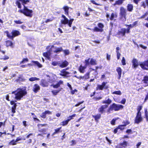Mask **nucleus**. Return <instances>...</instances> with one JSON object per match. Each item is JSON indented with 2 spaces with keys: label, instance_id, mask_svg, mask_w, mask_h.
Here are the masks:
<instances>
[{
  "label": "nucleus",
  "instance_id": "f257e3e1",
  "mask_svg": "<svg viewBox=\"0 0 148 148\" xmlns=\"http://www.w3.org/2000/svg\"><path fill=\"white\" fill-rule=\"evenodd\" d=\"M19 1H21L23 5L24 9L23 10H19L18 12L23 13L26 16L30 17H32V10L28 9L25 5V4L29 2V0H18L17 1L16 3L17 5L18 8H21V7Z\"/></svg>",
  "mask_w": 148,
  "mask_h": 148
},
{
  "label": "nucleus",
  "instance_id": "f03ea898",
  "mask_svg": "<svg viewBox=\"0 0 148 148\" xmlns=\"http://www.w3.org/2000/svg\"><path fill=\"white\" fill-rule=\"evenodd\" d=\"M27 93L25 90L21 88H18L16 90L12 91V94H14V98L17 100H20Z\"/></svg>",
  "mask_w": 148,
  "mask_h": 148
},
{
  "label": "nucleus",
  "instance_id": "7ed1b4c3",
  "mask_svg": "<svg viewBox=\"0 0 148 148\" xmlns=\"http://www.w3.org/2000/svg\"><path fill=\"white\" fill-rule=\"evenodd\" d=\"M123 108V106L119 104H116L115 103H113L110 106V108L108 110V111L110 113L111 111L114 110L115 111H118L121 109H122Z\"/></svg>",
  "mask_w": 148,
  "mask_h": 148
},
{
  "label": "nucleus",
  "instance_id": "20e7f679",
  "mask_svg": "<svg viewBox=\"0 0 148 148\" xmlns=\"http://www.w3.org/2000/svg\"><path fill=\"white\" fill-rule=\"evenodd\" d=\"M120 14L121 18L123 21H125L126 19V11L123 7H122L120 8Z\"/></svg>",
  "mask_w": 148,
  "mask_h": 148
},
{
  "label": "nucleus",
  "instance_id": "39448f33",
  "mask_svg": "<svg viewBox=\"0 0 148 148\" xmlns=\"http://www.w3.org/2000/svg\"><path fill=\"white\" fill-rule=\"evenodd\" d=\"M74 21L73 19H71L69 21L68 19L66 18L65 19H64L63 20H62L61 21V22L62 24L65 25L68 24V25L70 27H71V25L72 23V22Z\"/></svg>",
  "mask_w": 148,
  "mask_h": 148
},
{
  "label": "nucleus",
  "instance_id": "423d86ee",
  "mask_svg": "<svg viewBox=\"0 0 148 148\" xmlns=\"http://www.w3.org/2000/svg\"><path fill=\"white\" fill-rule=\"evenodd\" d=\"M125 31V28H123L121 29L120 30L118 31L116 34V36L120 38L121 36H125L126 33Z\"/></svg>",
  "mask_w": 148,
  "mask_h": 148
},
{
  "label": "nucleus",
  "instance_id": "0eeeda50",
  "mask_svg": "<svg viewBox=\"0 0 148 148\" xmlns=\"http://www.w3.org/2000/svg\"><path fill=\"white\" fill-rule=\"evenodd\" d=\"M141 67L143 69H148V60L139 63Z\"/></svg>",
  "mask_w": 148,
  "mask_h": 148
},
{
  "label": "nucleus",
  "instance_id": "6e6552de",
  "mask_svg": "<svg viewBox=\"0 0 148 148\" xmlns=\"http://www.w3.org/2000/svg\"><path fill=\"white\" fill-rule=\"evenodd\" d=\"M107 83V82H103L102 83L101 85H98L97 87V89L99 90H103V88L107 89L108 87L107 86H106Z\"/></svg>",
  "mask_w": 148,
  "mask_h": 148
},
{
  "label": "nucleus",
  "instance_id": "1a4fd4ad",
  "mask_svg": "<svg viewBox=\"0 0 148 148\" xmlns=\"http://www.w3.org/2000/svg\"><path fill=\"white\" fill-rule=\"evenodd\" d=\"M141 114H137L135 119V123L138 124L142 121V118Z\"/></svg>",
  "mask_w": 148,
  "mask_h": 148
},
{
  "label": "nucleus",
  "instance_id": "9d476101",
  "mask_svg": "<svg viewBox=\"0 0 148 148\" xmlns=\"http://www.w3.org/2000/svg\"><path fill=\"white\" fill-rule=\"evenodd\" d=\"M40 88L39 86L37 84H35L32 87V90L35 93L37 92L40 90Z\"/></svg>",
  "mask_w": 148,
  "mask_h": 148
},
{
  "label": "nucleus",
  "instance_id": "9b49d317",
  "mask_svg": "<svg viewBox=\"0 0 148 148\" xmlns=\"http://www.w3.org/2000/svg\"><path fill=\"white\" fill-rule=\"evenodd\" d=\"M40 85L43 87H47L49 84L48 82L45 80L42 79L40 83Z\"/></svg>",
  "mask_w": 148,
  "mask_h": 148
},
{
  "label": "nucleus",
  "instance_id": "f8f14e48",
  "mask_svg": "<svg viewBox=\"0 0 148 148\" xmlns=\"http://www.w3.org/2000/svg\"><path fill=\"white\" fill-rule=\"evenodd\" d=\"M70 73L66 71V69H63L60 71L59 75L64 77H68V75Z\"/></svg>",
  "mask_w": 148,
  "mask_h": 148
},
{
  "label": "nucleus",
  "instance_id": "ddd939ff",
  "mask_svg": "<svg viewBox=\"0 0 148 148\" xmlns=\"http://www.w3.org/2000/svg\"><path fill=\"white\" fill-rule=\"evenodd\" d=\"M69 63L68 62L65 61L61 63H60L59 66L61 68H64L66 67L68 65Z\"/></svg>",
  "mask_w": 148,
  "mask_h": 148
},
{
  "label": "nucleus",
  "instance_id": "4468645a",
  "mask_svg": "<svg viewBox=\"0 0 148 148\" xmlns=\"http://www.w3.org/2000/svg\"><path fill=\"white\" fill-rule=\"evenodd\" d=\"M108 107V106L106 105H102L99 109V112L102 114L104 111L105 109H106Z\"/></svg>",
  "mask_w": 148,
  "mask_h": 148
},
{
  "label": "nucleus",
  "instance_id": "2eb2a0df",
  "mask_svg": "<svg viewBox=\"0 0 148 148\" xmlns=\"http://www.w3.org/2000/svg\"><path fill=\"white\" fill-rule=\"evenodd\" d=\"M132 63L133 64V66L134 68H136L139 64L137 60L135 58L132 60Z\"/></svg>",
  "mask_w": 148,
  "mask_h": 148
},
{
  "label": "nucleus",
  "instance_id": "dca6fc26",
  "mask_svg": "<svg viewBox=\"0 0 148 148\" xmlns=\"http://www.w3.org/2000/svg\"><path fill=\"white\" fill-rule=\"evenodd\" d=\"M127 143L126 141H124L123 143H121L119 145V147H116V148H125L127 146Z\"/></svg>",
  "mask_w": 148,
  "mask_h": 148
},
{
  "label": "nucleus",
  "instance_id": "f3484780",
  "mask_svg": "<svg viewBox=\"0 0 148 148\" xmlns=\"http://www.w3.org/2000/svg\"><path fill=\"white\" fill-rule=\"evenodd\" d=\"M133 9V5L132 4H128L127 6V9L129 12H132Z\"/></svg>",
  "mask_w": 148,
  "mask_h": 148
},
{
  "label": "nucleus",
  "instance_id": "a211bd4d",
  "mask_svg": "<svg viewBox=\"0 0 148 148\" xmlns=\"http://www.w3.org/2000/svg\"><path fill=\"white\" fill-rule=\"evenodd\" d=\"M116 71L117 72L119 77L118 78L119 79H120L121 76L122 70L120 67H118L116 69Z\"/></svg>",
  "mask_w": 148,
  "mask_h": 148
},
{
  "label": "nucleus",
  "instance_id": "6ab92c4d",
  "mask_svg": "<svg viewBox=\"0 0 148 148\" xmlns=\"http://www.w3.org/2000/svg\"><path fill=\"white\" fill-rule=\"evenodd\" d=\"M12 33L13 36V37L20 34L19 32L16 30H13L12 32Z\"/></svg>",
  "mask_w": 148,
  "mask_h": 148
},
{
  "label": "nucleus",
  "instance_id": "aec40b11",
  "mask_svg": "<svg viewBox=\"0 0 148 148\" xmlns=\"http://www.w3.org/2000/svg\"><path fill=\"white\" fill-rule=\"evenodd\" d=\"M86 68V66H82V65H81L79 69V71L81 73H84V70Z\"/></svg>",
  "mask_w": 148,
  "mask_h": 148
},
{
  "label": "nucleus",
  "instance_id": "412c9836",
  "mask_svg": "<svg viewBox=\"0 0 148 148\" xmlns=\"http://www.w3.org/2000/svg\"><path fill=\"white\" fill-rule=\"evenodd\" d=\"M51 55V53L50 51L43 53V56L47 58L48 59L50 58V56Z\"/></svg>",
  "mask_w": 148,
  "mask_h": 148
},
{
  "label": "nucleus",
  "instance_id": "4be33fe9",
  "mask_svg": "<svg viewBox=\"0 0 148 148\" xmlns=\"http://www.w3.org/2000/svg\"><path fill=\"white\" fill-rule=\"evenodd\" d=\"M63 51L62 47H56L55 48L54 52V53H58Z\"/></svg>",
  "mask_w": 148,
  "mask_h": 148
},
{
  "label": "nucleus",
  "instance_id": "5701e85b",
  "mask_svg": "<svg viewBox=\"0 0 148 148\" xmlns=\"http://www.w3.org/2000/svg\"><path fill=\"white\" fill-rule=\"evenodd\" d=\"M69 8V7L67 6H64L63 8V9L64 10L65 12V14L66 15H68Z\"/></svg>",
  "mask_w": 148,
  "mask_h": 148
},
{
  "label": "nucleus",
  "instance_id": "b1692460",
  "mask_svg": "<svg viewBox=\"0 0 148 148\" xmlns=\"http://www.w3.org/2000/svg\"><path fill=\"white\" fill-rule=\"evenodd\" d=\"M125 1V0H118L115 2L114 5H120L121 4Z\"/></svg>",
  "mask_w": 148,
  "mask_h": 148
},
{
  "label": "nucleus",
  "instance_id": "393cba45",
  "mask_svg": "<svg viewBox=\"0 0 148 148\" xmlns=\"http://www.w3.org/2000/svg\"><path fill=\"white\" fill-rule=\"evenodd\" d=\"M112 102L111 100L109 98H108L107 100L103 101H102L103 103H107L108 104H110Z\"/></svg>",
  "mask_w": 148,
  "mask_h": 148
},
{
  "label": "nucleus",
  "instance_id": "a878e982",
  "mask_svg": "<svg viewBox=\"0 0 148 148\" xmlns=\"http://www.w3.org/2000/svg\"><path fill=\"white\" fill-rule=\"evenodd\" d=\"M90 64L92 65H94L97 64V62L95 60L91 58L90 60Z\"/></svg>",
  "mask_w": 148,
  "mask_h": 148
},
{
  "label": "nucleus",
  "instance_id": "bb28decb",
  "mask_svg": "<svg viewBox=\"0 0 148 148\" xmlns=\"http://www.w3.org/2000/svg\"><path fill=\"white\" fill-rule=\"evenodd\" d=\"M93 117L94 118L96 121H97L101 117V115L100 114H97L96 115L93 116Z\"/></svg>",
  "mask_w": 148,
  "mask_h": 148
},
{
  "label": "nucleus",
  "instance_id": "cd10ccee",
  "mask_svg": "<svg viewBox=\"0 0 148 148\" xmlns=\"http://www.w3.org/2000/svg\"><path fill=\"white\" fill-rule=\"evenodd\" d=\"M39 78H37L35 77H31L29 79V80L31 82H33L36 80H39Z\"/></svg>",
  "mask_w": 148,
  "mask_h": 148
},
{
  "label": "nucleus",
  "instance_id": "c85d7f7f",
  "mask_svg": "<svg viewBox=\"0 0 148 148\" xmlns=\"http://www.w3.org/2000/svg\"><path fill=\"white\" fill-rule=\"evenodd\" d=\"M25 80V79L23 77L22 75H20L18 77V79H17L16 81L17 82L19 81H23Z\"/></svg>",
  "mask_w": 148,
  "mask_h": 148
},
{
  "label": "nucleus",
  "instance_id": "c756f323",
  "mask_svg": "<svg viewBox=\"0 0 148 148\" xmlns=\"http://www.w3.org/2000/svg\"><path fill=\"white\" fill-rule=\"evenodd\" d=\"M12 42L10 40H8L6 41V45L7 47L11 46L12 47Z\"/></svg>",
  "mask_w": 148,
  "mask_h": 148
},
{
  "label": "nucleus",
  "instance_id": "7c9ffc66",
  "mask_svg": "<svg viewBox=\"0 0 148 148\" xmlns=\"http://www.w3.org/2000/svg\"><path fill=\"white\" fill-rule=\"evenodd\" d=\"M117 17V15L116 13H112L111 15L110 19L111 20H112L114 18H116Z\"/></svg>",
  "mask_w": 148,
  "mask_h": 148
},
{
  "label": "nucleus",
  "instance_id": "2f4dec72",
  "mask_svg": "<svg viewBox=\"0 0 148 148\" xmlns=\"http://www.w3.org/2000/svg\"><path fill=\"white\" fill-rule=\"evenodd\" d=\"M62 81H60L57 84L53 85V87L54 88H57L60 86V84H62Z\"/></svg>",
  "mask_w": 148,
  "mask_h": 148
},
{
  "label": "nucleus",
  "instance_id": "473e14b6",
  "mask_svg": "<svg viewBox=\"0 0 148 148\" xmlns=\"http://www.w3.org/2000/svg\"><path fill=\"white\" fill-rule=\"evenodd\" d=\"M61 127H60L58 128L57 129H55V132L53 133L52 135V136H53L54 135L56 134L59 133V132L60 131V130L61 129Z\"/></svg>",
  "mask_w": 148,
  "mask_h": 148
},
{
  "label": "nucleus",
  "instance_id": "72a5a7b5",
  "mask_svg": "<svg viewBox=\"0 0 148 148\" xmlns=\"http://www.w3.org/2000/svg\"><path fill=\"white\" fill-rule=\"evenodd\" d=\"M32 62L33 63H35L39 68H41L42 67V64H40L38 62L35 61H32Z\"/></svg>",
  "mask_w": 148,
  "mask_h": 148
},
{
  "label": "nucleus",
  "instance_id": "f704fd0d",
  "mask_svg": "<svg viewBox=\"0 0 148 148\" xmlns=\"http://www.w3.org/2000/svg\"><path fill=\"white\" fill-rule=\"evenodd\" d=\"M32 62L33 63H35L39 68H41L42 67V64H40L38 62L35 61H32Z\"/></svg>",
  "mask_w": 148,
  "mask_h": 148
},
{
  "label": "nucleus",
  "instance_id": "c9c22d12",
  "mask_svg": "<svg viewBox=\"0 0 148 148\" xmlns=\"http://www.w3.org/2000/svg\"><path fill=\"white\" fill-rule=\"evenodd\" d=\"M60 90H52L51 92L54 95H56L60 91Z\"/></svg>",
  "mask_w": 148,
  "mask_h": 148
},
{
  "label": "nucleus",
  "instance_id": "e433bc0d",
  "mask_svg": "<svg viewBox=\"0 0 148 148\" xmlns=\"http://www.w3.org/2000/svg\"><path fill=\"white\" fill-rule=\"evenodd\" d=\"M142 84H143V86L144 87H146L148 86V82L144 80H143L141 82Z\"/></svg>",
  "mask_w": 148,
  "mask_h": 148
},
{
  "label": "nucleus",
  "instance_id": "4c0bfd02",
  "mask_svg": "<svg viewBox=\"0 0 148 148\" xmlns=\"http://www.w3.org/2000/svg\"><path fill=\"white\" fill-rule=\"evenodd\" d=\"M89 73H87L84 76V80H85L87 79H88L89 77Z\"/></svg>",
  "mask_w": 148,
  "mask_h": 148
},
{
  "label": "nucleus",
  "instance_id": "58836bf2",
  "mask_svg": "<svg viewBox=\"0 0 148 148\" xmlns=\"http://www.w3.org/2000/svg\"><path fill=\"white\" fill-rule=\"evenodd\" d=\"M94 31L96 32H102L103 31V29H100L98 28L97 27H96L94 29Z\"/></svg>",
  "mask_w": 148,
  "mask_h": 148
},
{
  "label": "nucleus",
  "instance_id": "ea45409f",
  "mask_svg": "<svg viewBox=\"0 0 148 148\" xmlns=\"http://www.w3.org/2000/svg\"><path fill=\"white\" fill-rule=\"evenodd\" d=\"M112 94H115L117 95H121V92L120 90L115 91L112 93Z\"/></svg>",
  "mask_w": 148,
  "mask_h": 148
},
{
  "label": "nucleus",
  "instance_id": "a19ab883",
  "mask_svg": "<svg viewBox=\"0 0 148 148\" xmlns=\"http://www.w3.org/2000/svg\"><path fill=\"white\" fill-rule=\"evenodd\" d=\"M68 121L67 120L66 121H63L62 122H61L60 124L61 125L64 126L66 125L68 123Z\"/></svg>",
  "mask_w": 148,
  "mask_h": 148
},
{
  "label": "nucleus",
  "instance_id": "79ce46f5",
  "mask_svg": "<svg viewBox=\"0 0 148 148\" xmlns=\"http://www.w3.org/2000/svg\"><path fill=\"white\" fill-rule=\"evenodd\" d=\"M28 61V59L27 58H24L23 59V60L22 61H21L20 64H24L25 62H27Z\"/></svg>",
  "mask_w": 148,
  "mask_h": 148
},
{
  "label": "nucleus",
  "instance_id": "37998d69",
  "mask_svg": "<svg viewBox=\"0 0 148 148\" xmlns=\"http://www.w3.org/2000/svg\"><path fill=\"white\" fill-rule=\"evenodd\" d=\"M90 58L88 59L87 60H85V66H87L88 65H89L90 64V61H89Z\"/></svg>",
  "mask_w": 148,
  "mask_h": 148
},
{
  "label": "nucleus",
  "instance_id": "c03bdc74",
  "mask_svg": "<svg viewBox=\"0 0 148 148\" xmlns=\"http://www.w3.org/2000/svg\"><path fill=\"white\" fill-rule=\"evenodd\" d=\"M16 142H15V140H13L11 141H10L9 143V144L10 145H14L16 144Z\"/></svg>",
  "mask_w": 148,
  "mask_h": 148
},
{
  "label": "nucleus",
  "instance_id": "a18cd8bd",
  "mask_svg": "<svg viewBox=\"0 0 148 148\" xmlns=\"http://www.w3.org/2000/svg\"><path fill=\"white\" fill-rule=\"evenodd\" d=\"M63 51L64 52L65 55H68L70 53V51L69 50L67 49L64 50Z\"/></svg>",
  "mask_w": 148,
  "mask_h": 148
},
{
  "label": "nucleus",
  "instance_id": "49530a36",
  "mask_svg": "<svg viewBox=\"0 0 148 148\" xmlns=\"http://www.w3.org/2000/svg\"><path fill=\"white\" fill-rule=\"evenodd\" d=\"M125 126V125H119L118 127V129H120L121 130H122L124 129V127Z\"/></svg>",
  "mask_w": 148,
  "mask_h": 148
},
{
  "label": "nucleus",
  "instance_id": "de8ad7c7",
  "mask_svg": "<svg viewBox=\"0 0 148 148\" xmlns=\"http://www.w3.org/2000/svg\"><path fill=\"white\" fill-rule=\"evenodd\" d=\"M46 114L45 112H42L40 115V116L42 118L44 119L46 117Z\"/></svg>",
  "mask_w": 148,
  "mask_h": 148
},
{
  "label": "nucleus",
  "instance_id": "09e8293b",
  "mask_svg": "<svg viewBox=\"0 0 148 148\" xmlns=\"http://www.w3.org/2000/svg\"><path fill=\"white\" fill-rule=\"evenodd\" d=\"M52 64L54 66L59 65V66L60 63L57 62H52Z\"/></svg>",
  "mask_w": 148,
  "mask_h": 148
},
{
  "label": "nucleus",
  "instance_id": "8fccbe9b",
  "mask_svg": "<svg viewBox=\"0 0 148 148\" xmlns=\"http://www.w3.org/2000/svg\"><path fill=\"white\" fill-rule=\"evenodd\" d=\"M142 108V106H139L138 107V109H137V110H138V112L137 113V114H141V113L140 112V111L141 110Z\"/></svg>",
  "mask_w": 148,
  "mask_h": 148
},
{
  "label": "nucleus",
  "instance_id": "3c124183",
  "mask_svg": "<svg viewBox=\"0 0 148 148\" xmlns=\"http://www.w3.org/2000/svg\"><path fill=\"white\" fill-rule=\"evenodd\" d=\"M121 62L122 63V64L123 65H125L126 64L125 63V60L124 57H123L122 58V60H121Z\"/></svg>",
  "mask_w": 148,
  "mask_h": 148
},
{
  "label": "nucleus",
  "instance_id": "603ef678",
  "mask_svg": "<svg viewBox=\"0 0 148 148\" xmlns=\"http://www.w3.org/2000/svg\"><path fill=\"white\" fill-rule=\"evenodd\" d=\"M76 115V114H73L71 116H70L69 117V119H68L67 120V121H68V122L70 121L71 119H72V117H74Z\"/></svg>",
  "mask_w": 148,
  "mask_h": 148
},
{
  "label": "nucleus",
  "instance_id": "864d4df0",
  "mask_svg": "<svg viewBox=\"0 0 148 148\" xmlns=\"http://www.w3.org/2000/svg\"><path fill=\"white\" fill-rule=\"evenodd\" d=\"M98 27L101 28L100 29H102V28L104 27V25L103 24L101 23H99L98 24Z\"/></svg>",
  "mask_w": 148,
  "mask_h": 148
},
{
  "label": "nucleus",
  "instance_id": "5fc2aeb1",
  "mask_svg": "<svg viewBox=\"0 0 148 148\" xmlns=\"http://www.w3.org/2000/svg\"><path fill=\"white\" fill-rule=\"evenodd\" d=\"M7 36L9 38H10L12 39H13L14 38L12 34V35H11L8 33H7Z\"/></svg>",
  "mask_w": 148,
  "mask_h": 148
},
{
  "label": "nucleus",
  "instance_id": "6e6d98bb",
  "mask_svg": "<svg viewBox=\"0 0 148 148\" xmlns=\"http://www.w3.org/2000/svg\"><path fill=\"white\" fill-rule=\"evenodd\" d=\"M116 120V119H113L111 121V124L112 125H114L115 124V122Z\"/></svg>",
  "mask_w": 148,
  "mask_h": 148
},
{
  "label": "nucleus",
  "instance_id": "4d7b16f0",
  "mask_svg": "<svg viewBox=\"0 0 148 148\" xmlns=\"http://www.w3.org/2000/svg\"><path fill=\"white\" fill-rule=\"evenodd\" d=\"M102 97H95L94 98V99L95 101H98L102 99Z\"/></svg>",
  "mask_w": 148,
  "mask_h": 148
},
{
  "label": "nucleus",
  "instance_id": "13d9d810",
  "mask_svg": "<svg viewBox=\"0 0 148 148\" xmlns=\"http://www.w3.org/2000/svg\"><path fill=\"white\" fill-rule=\"evenodd\" d=\"M71 93L72 94H74L75 92H77V90L76 89H74L73 90L72 89V90H71Z\"/></svg>",
  "mask_w": 148,
  "mask_h": 148
},
{
  "label": "nucleus",
  "instance_id": "bf43d9fd",
  "mask_svg": "<svg viewBox=\"0 0 148 148\" xmlns=\"http://www.w3.org/2000/svg\"><path fill=\"white\" fill-rule=\"evenodd\" d=\"M14 22L16 24H21L23 23V22L21 21H14Z\"/></svg>",
  "mask_w": 148,
  "mask_h": 148
},
{
  "label": "nucleus",
  "instance_id": "052dcab7",
  "mask_svg": "<svg viewBox=\"0 0 148 148\" xmlns=\"http://www.w3.org/2000/svg\"><path fill=\"white\" fill-rule=\"evenodd\" d=\"M46 114H48L50 115L52 114V112L49 111V110H47L45 111Z\"/></svg>",
  "mask_w": 148,
  "mask_h": 148
},
{
  "label": "nucleus",
  "instance_id": "680f3d73",
  "mask_svg": "<svg viewBox=\"0 0 148 148\" xmlns=\"http://www.w3.org/2000/svg\"><path fill=\"white\" fill-rule=\"evenodd\" d=\"M143 80L148 82V76H146L144 77Z\"/></svg>",
  "mask_w": 148,
  "mask_h": 148
},
{
  "label": "nucleus",
  "instance_id": "e2e57ef3",
  "mask_svg": "<svg viewBox=\"0 0 148 148\" xmlns=\"http://www.w3.org/2000/svg\"><path fill=\"white\" fill-rule=\"evenodd\" d=\"M142 4L141 6L144 7V8H145L146 7V5L145 4V2H141Z\"/></svg>",
  "mask_w": 148,
  "mask_h": 148
},
{
  "label": "nucleus",
  "instance_id": "0e129e2a",
  "mask_svg": "<svg viewBox=\"0 0 148 148\" xmlns=\"http://www.w3.org/2000/svg\"><path fill=\"white\" fill-rule=\"evenodd\" d=\"M126 102V99H123L121 101V103L124 104Z\"/></svg>",
  "mask_w": 148,
  "mask_h": 148
},
{
  "label": "nucleus",
  "instance_id": "69168bd1",
  "mask_svg": "<svg viewBox=\"0 0 148 148\" xmlns=\"http://www.w3.org/2000/svg\"><path fill=\"white\" fill-rule=\"evenodd\" d=\"M117 55V58L118 59H119L120 57L121 56V54L119 52H117V53H116Z\"/></svg>",
  "mask_w": 148,
  "mask_h": 148
},
{
  "label": "nucleus",
  "instance_id": "338daca9",
  "mask_svg": "<svg viewBox=\"0 0 148 148\" xmlns=\"http://www.w3.org/2000/svg\"><path fill=\"white\" fill-rule=\"evenodd\" d=\"M126 132L128 134H131L132 130L130 129H128L126 130Z\"/></svg>",
  "mask_w": 148,
  "mask_h": 148
},
{
  "label": "nucleus",
  "instance_id": "774afa93",
  "mask_svg": "<svg viewBox=\"0 0 148 148\" xmlns=\"http://www.w3.org/2000/svg\"><path fill=\"white\" fill-rule=\"evenodd\" d=\"M145 116L146 118H147V117H148V112L147 111V109L145 110Z\"/></svg>",
  "mask_w": 148,
  "mask_h": 148
}]
</instances>
